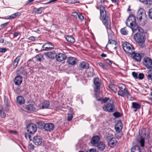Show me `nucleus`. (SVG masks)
<instances>
[{
	"label": "nucleus",
	"instance_id": "f257e3e1",
	"mask_svg": "<svg viewBox=\"0 0 152 152\" xmlns=\"http://www.w3.org/2000/svg\"><path fill=\"white\" fill-rule=\"evenodd\" d=\"M100 10L101 19L106 26L107 32H110L111 30L110 21L109 17L106 15L105 7L101 5L100 7Z\"/></svg>",
	"mask_w": 152,
	"mask_h": 152
},
{
	"label": "nucleus",
	"instance_id": "f03ea898",
	"mask_svg": "<svg viewBox=\"0 0 152 152\" xmlns=\"http://www.w3.org/2000/svg\"><path fill=\"white\" fill-rule=\"evenodd\" d=\"M138 29L139 32L134 34V38L136 42L138 43L140 46L141 47H143L145 40V35L141 28L139 27Z\"/></svg>",
	"mask_w": 152,
	"mask_h": 152
},
{
	"label": "nucleus",
	"instance_id": "7ed1b4c3",
	"mask_svg": "<svg viewBox=\"0 0 152 152\" xmlns=\"http://www.w3.org/2000/svg\"><path fill=\"white\" fill-rule=\"evenodd\" d=\"M137 18L140 25H145L147 21V18L144 10L142 9H140L137 12Z\"/></svg>",
	"mask_w": 152,
	"mask_h": 152
},
{
	"label": "nucleus",
	"instance_id": "20e7f679",
	"mask_svg": "<svg viewBox=\"0 0 152 152\" xmlns=\"http://www.w3.org/2000/svg\"><path fill=\"white\" fill-rule=\"evenodd\" d=\"M135 17L133 15H130L127 19L126 22L127 26L130 27L133 31L138 29L139 27L135 23Z\"/></svg>",
	"mask_w": 152,
	"mask_h": 152
},
{
	"label": "nucleus",
	"instance_id": "39448f33",
	"mask_svg": "<svg viewBox=\"0 0 152 152\" xmlns=\"http://www.w3.org/2000/svg\"><path fill=\"white\" fill-rule=\"evenodd\" d=\"M122 46L123 50L127 53L131 54L135 52L134 49L132 45L127 42H124Z\"/></svg>",
	"mask_w": 152,
	"mask_h": 152
},
{
	"label": "nucleus",
	"instance_id": "423d86ee",
	"mask_svg": "<svg viewBox=\"0 0 152 152\" xmlns=\"http://www.w3.org/2000/svg\"><path fill=\"white\" fill-rule=\"evenodd\" d=\"M104 105L106 111L109 112H113L115 111V109L112 101H110L109 102L106 103Z\"/></svg>",
	"mask_w": 152,
	"mask_h": 152
},
{
	"label": "nucleus",
	"instance_id": "0eeeda50",
	"mask_svg": "<svg viewBox=\"0 0 152 152\" xmlns=\"http://www.w3.org/2000/svg\"><path fill=\"white\" fill-rule=\"evenodd\" d=\"M143 64L148 69H152V60L151 58L148 57H145L143 59Z\"/></svg>",
	"mask_w": 152,
	"mask_h": 152
},
{
	"label": "nucleus",
	"instance_id": "6e6552de",
	"mask_svg": "<svg viewBox=\"0 0 152 152\" xmlns=\"http://www.w3.org/2000/svg\"><path fill=\"white\" fill-rule=\"evenodd\" d=\"M145 132V129H143L141 131V133L139 132V134H141L142 136L140 139V142L141 144V146L143 147L144 145L145 140L144 138H147L149 134L148 133L146 134Z\"/></svg>",
	"mask_w": 152,
	"mask_h": 152
},
{
	"label": "nucleus",
	"instance_id": "1a4fd4ad",
	"mask_svg": "<svg viewBox=\"0 0 152 152\" xmlns=\"http://www.w3.org/2000/svg\"><path fill=\"white\" fill-rule=\"evenodd\" d=\"M27 130L30 134H33L37 131L36 126L34 124H30L27 127Z\"/></svg>",
	"mask_w": 152,
	"mask_h": 152
},
{
	"label": "nucleus",
	"instance_id": "9d476101",
	"mask_svg": "<svg viewBox=\"0 0 152 152\" xmlns=\"http://www.w3.org/2000/svg\"><path fill=\"white\" fill-rule=\"evenodd\" d=\"M94 83L96 86L94 89L95 92H97L99 91L100 87L101 85L100 80L98 78H95L94 80Z\"/></svg>",
	"mask_w": 152,
	"mask_h": 152
},
{
	"label": "nucleus",
	"instance_id": "9b49d317",
	"mask_svg": "<svg viewBox=\"0 0 152 152\" xmlns=\"http://www.w3.org/2000/svg\"><path fill=\"white\" fill-rule=\"evenodd\" d=\"M54 46L50 42L46 43L42 46V50L45 51H49L53 49Z\"/></svg>",
	"mask_w": 152,
	"mask_h": 152
},
{
	"label": "nucleus",
	"instance_id": "f8f14e48",
	"mask_svg": "<svg viewBox=\"0 0 152 152\" xmlns=\"http://www.w3.org/2000/svg\"><path fill=\"white\" fill-rule=\"evenodd\" d=\"M108 145L110 147H113L115 146L117 143V141L115 137L108 138L107 139Z\"/></svg>",
	"mask_w": 152,
	"mask_h": 152
},
{
	"label": "nucleus",
	"instance_id": "ddd939ff",
	"mask_svg": "<svg viewBox=\"0 0 152 152\" xmlns=\"http://www.w3.org/2000/svg\"><path fill=\"white\" fill-rule=\"evenodd\" d=\"M56 59L57 61L59 62L62 61L66 58V55L64 53H60L58 55H56Z\"/></svg>",
	"mask_w": 152,
	"mask_h": 152
},
{
	"label": "nucleus",
	"instance_id": "4468645a",
	"mask_svg": "<svg viewBox=\"0 0 152 152\" xmlns=\"http://www.w3.org/2000/svg\"><path fill=\"white\" fill-rule=\"evenodd\" d=\"M33 141L35 145H39L42 143V139L40 136H35L33 138Z\"/></svg>",
	"mask_w": 152,
	"mask_h": 152
},
{
	"label": "nucleus",
	"instance_id": "2eb2a0df",
	"mask_svg": "<svg viewBox=\"0 0 152 152\" xmlns=\"http://www.w3.org/2000/svg\"><path fill=\"white\" fill-rule=\"evenodd\" d=\"M50 105L49 102L47 100L44 101L42 102L39 105L38 107V109H44L45 108H47Z\"/></svg>",
	"mask_w": 152,
	"mask_h": 152
},
{
	"label": "nucleus",
	"instance_id": "dca6fc26",
	"mask_svg": "<svg viewBox=\"0 0 152 152\" xmlns=\"http://www.w3.org/2000/svg\"><path fill=\"white\" fill-rule=\"evenodd\" d=\"M118 94L122 97H124L125 96L127 95L128 98H129V97H130V95L128 93L127 89L125 90H120L118 91Z\"/></svg>",
	"mask_w": 152,
	"mask_h": 152
},
{
	"label": "nucleus",
	"instance_id": "f3484780",
	"mask_svg": "<svg viewBox=\"0 0 152 152\" xmlns=\"http://www.w3.org/2000/svg\"><path fill=\"white\" fill-rule=\"evenodd\" d=\"M107 45H109L112 48L115 50L117 48L116 43V42L112 39L110 40L108 43Z\"/></svg>",
	"mask_w": 152,
	"mask_h": 152
},
{
	"label": "nucleus",
	"instance_id": "a211bd4d",
	"mask_svg": "<svg viewBox=\"0 0 152 152\" xmlns=\"http://www.w3.org/2000/svg\"><path fill=\"white\" fill-rule=\"evenodd\" d=\"M54 127L53 124L52 123H48L45 124L44 126V129L47 131H50L53 130Z\"/></svg>",
	"mask_w": 152,
	"mask_h": 152
},
{
	"label": "nucleus",
	"instance_id": "6ab92c4d",
	"mask_svg": "<svg viewBox=\"0 0 152 152\" xmlns=\"http://www.w3.org/2000/svg\"><path fill=\"white\" fill-rule=\"evenodd\" d=\"M133 58L137 62H140L141 59L140 54L138 53H133L131 54Z\"/></svg>",
	"mask_w": 152,
	"mask_h": 152
},
{
	"label": "nucleus",
	"instance_id": "aec40b11",
	"mask_svg": "<svg viewBox=\"0 0 152 152\" xmlns=\"http://www.w3.org/2000/svg\"><path fill=\"white\" fill-rule=\"evenodd\" d=\"M77 61V60L75 58L71 57H69L67 60V62L68 64L72 65L75 64Z\"/></svg>",
	"mask_w": 152,
	"mask_h": 152
},
{
	"label": "nucleus",
	"instance_id": "412c9836",
	"mask_svg": "<svg viewBox=\"0 0 152 152\" xmlns=\"http://www.w3.org/2000/svg\"><path fill=\"white\" fill-rule=\"evenodd\" d=\"M45 55L47 58L53 59L56 56V53L54 51L47 52L45 53Z\"/></svg>",
	"mask_w": 152,
	"mask_h": 152
},
{
	"label": "nucleus",
	"instance_id": "4be33fe9",
	"mask_svg": "<svg viewBox=\"0 0 152 152\" xmlns=\"http://www.w3.org/2000/svg\"><path fill=\"white\" fill-rule=\"evenodd\" d=\"M35 106V105L30 104L26 106L25 108L26 110L29 111H34L39 109L38 108L36 109Z\"/></svg>",
	"mask_w": 152,
	"mask_h": 152
},
{
	"label": "nucleus",
	"instance_id": "5701e85b",
	"mask_svg": "<svg viewBox=\"0 0 152 152\" xmlns=\"http://www.w3.org/2000/svg\"><path fill=\"white\" fill-rule=\"evenodd\" d=\"M22 81V77L20 75L16 76L14 80L15 84L17 85H20Z\"/></svg>",
	"mask_w": 152,
	"mask_h": 152
},
{
	"label": "nucleus",
	"instance_id": "b1692460",
	"mask_svg": "<svg viewBox=\"0 0 152 152\" xmlns=\"http://www.w3.org/2000/svg\"><path fill=\"white\" fill-rule=\"evenodd\" d=\"M132 107L135 110H134V112L136 111L137 110L141 108V105L136 102H133L132 103Z\"/></svg>",
	"mask_w": 152,
	"mask_h": 152
},
{
	"label": "nucleus",
	"instance_id": "393cba45",
	"mask_svg": "<svg viewBox=\"0 0 152 152\" xmlns=\"http://www.w3.org/2000/svg\"><path fill=\"white\" fill-rule=\"evenodd\" d=\"M98 149L100 151H103L105 148V145L103 142H100L96 145Z\"/></svg>",
	"mask_w": 152,
	"mask_h": 152
},
{
	"label": "nucleus",
	"instance_id": "a878e982",
	"mask_svg": "<svg viewBox=\"0 0 152 152\" xmlns=\"http://www.w3.org/2000/svg\"><path fill=\"white\" fill-rule=\"evenodd\" d=\"M122 128L118 127L117 126H115V129L116 132H117V134H116V137L117 138H120L123 134L122 133H121L120 132L121 131Z\"/></svg>",
	"mask_w": 152,
	"mask_h": 152
},
{
	"label": "nucleus",
	"instance_id": "bb28decb",
	"mask_svg": "<svg viewBox=\"0 0 152 152\" xmlns=\"http://www.w3.org/2000/svg\"><path fill=\"white\" fill-rule=\"evenodd\" d=\"M44 9L42 7H40L39 8H34L32 12V13L40 14L42 13L43 10H44Z\"/></svg>",
	"mask_w": 152,
	"mask_h": 152
},
{
	"label": "nucleus",
	"instance_id": "cd10ccee",
	"mask_svg": "<svg viewBox=\"0 0 152 152\" xmlns=\"http://www.w3.org/2000/svg\"><path fill=\"white\" fill-rule=\"evenodd\" d=\"M99 140V138L98 136L93 137L91 139V143L93 145H95L98 142Z\"/></svg>",
	"mask_w": 152,
	"mask_h": 152
},
{
	"label": "nucleus",
	"instance_id": "c85d7f7f",
	"mask_svg": "<svg viewBox=\"0 0 152 152\" xmlns=\"http://www.w3.org/2000/svg\"><path fill=\"white\" fill-rule=\"evenodd\" d=\"M16 102L18 104H22L24 103L25 100L24 98L22 96H19L17 97Z\"/></svg>",
	"mask_w": 152,
	"mask_h": 152
},
{
	"label": "nucleus",
	"instance_id": "c756f323",
	"mask_svg": "<svg viewBox=\"0 0 152 152\" xmlns=\"http://www.w3.org/2000/svg\"><path fill=\"white\" fill-rule=\"evenodd\" d=\"M80 66L83 69H88L89 68V64L85 61H83L80 63Z\"/></svg>",
	"mask_w": 152,
	"mask_h": 152
},
{
	"label": "nucleus",
	"instance_id": "7c9ffc66",
	"mask_svg": "<svg viewBox=\"0 0 152 152\" xmlns=\"http://www.w3.org/2000/svg\"><path fill=\"white\" fill-rule=\"evenodd\" d=\"M65 38L70 43H73L75 42L74 38L71 35H66L65 37Z\"/></svg>",
	"mask_w": 152,
	"mask_h": 152
},
{
	"label": "nucleus",
	"instance_id": "2f4dec72",
	"mask_svg": "<svg viewBox=\"0 0 152 152\" xmlns=\"http://www.w3.org/2000/svg\"><path fill=\"white\" fill-rule=\"evenodd\" d=\"M21 56H18L15 59L13 63V67L14 68H15L17 66L18 64L19 61L20 59Z\"/></svg>",
	"mask_w": 152,
	"mask_h": 152
},
{
	"label": "nucleus",
	"instance_id": "473e14b6",
	"mask_svg": "<svg viewBox=\"0 0 152 152\" xmlns=\"http://www.w3.org/2000/svg\"><path fill=\"white\" fill-rule=\"evenodd\" d=\"M0 117L4 118L6 116V115L1 105H0Z\"/></svg>",
	"mask_w": 152,
	"mask_h": 152
},
{
	"label": "nucleus",
	"instance_id": "72a5a7b5",
	"mask_svg": "<svg viewBox=\"0 0 152 152\" xmlns=\"http://www.w3.org/2000/svg\"><path fill=\"white\" fill-rule=\"evenodd\" d=\"M20 13L19 12H17L9 16V17H8L9 19H13L17 17H18L20 15Z\"/></svg>",
	"mask_w": 152,
	"mask_h": 152
},
{
	"label": "nucleus",
	"instance_id": "f704fd0d",
	"mask_svg": "<svg viewBox=\"0 0 152 152\" xmlns=\"http://www.w3.org/2000/svg\"><path fill=\"white\" fill-rule=\"evenodd\" d=\"M131 152H140V148L138 146H135L131 149Z\"/></svg>",
	"mask_w": 152,
	"mask_h": 152
},
{
	"label": "nucleus",
	"instance_id": "c9c22d12",
	"mask_svg": "<svg viewBox=\"0 0 152 152\" xmlns=\"http://www.w3.org/2000/svg\"><path fill=\"white\" fill-rule=\"evenodd\" d=\"M147 76L148 80H152V70H149L147 72Z\"/></svg>",
	"mask_w": 152,
	"mask_h": 152
},
{
	"label": "nucleus",
	"instance_id": "e433bc0d",
	"mask_svg": "<svg viewBox=\"0 0 152 152\" xmlns=\"http://www.w3.org/2000/svg\"><path fill=\"white\" fill-rule=\"evenodd\" d=\"M17 74H24L26 73V72L24 70V68L23 67H21L19 69L17 70Z\"/></svg>",
	"mask_w": 152,
	"mask_h": 152
},
{
	"label": "nucleus",
	"instance_id": "4c0bfd02",
	"mask_svg": "<svg viewBox=\"0 0 152 152\" xmlns=\"http://www.w3.org/2000/svg\"><path fill=\"white\" fill-rule=\"evenodd\" d=\"M43 56L41 54H39L36 56L35 58L37 61H40L42 59H43Z\"/></svg>",
	"mask_w": 152,
	"mask_h": 152
},
{
	"label": "nucleus",
	"instance_id": "58836bf2",
	"mask_svg": "<svg viewBox=\"0 0 152 152\" xmlns=\"http://www.w3.org/2000/svg\"><path fill=\"white\" fill-rule=\"evenodd\" d=\"M121 33L123 35H126L128 34V31L126 29V28H122L120 30Z\"/></svg>",
	"mask_w": 152,
	"mask_h": 152
},
{
	"label": "nucleus",
	"instance_id": "ea45409f",
	"mask_svg": "<svg viewBox=\"0 0 152 152\" xmlns=\"http://www.w3.org/2000/svg\"><path fill=\"white\" fill-rule=\"evenodd\" d=\"M98 64L102 69L105 70L107 69V66L105 65L104 63L102 62H99L98 63Z\"/></svg>",
	"mask_w": 152,
	"mask_h": 152
},
{
	"label": "nucleus",
	"instance_id": "a19ab883",
	"mask_svg": "<svg viewBox=\"0 0 152 152\" xmlns=\"http://www.w3.org/2000/svg\"><path fill=\"white\" fill-rule=\"evenodd\" d=\"M118 87L120 90H124L126 89L125 85L122 83L119 84L118 85Z\"/></svg>",
	"mask_w": 152,
	"mask_h": 152
},
{
	"label": "nucleus",
	"instance_id": "79ce46f5",
	"mask_svg": "<svg viewBox=\"0 0 152 152\" xmlns=\"http://www.w3.org/2000/svg\"><path fill=\"white\" fill-rule=\"evenodd\" d=\"M108 87L112 91L115 93H116L117 90L114 86L112 85H110L108 86Z\"/></svg>",
	"mask_w": 152,
	"mask_h": 152
},
{
	"label": "nucleus",
	"instance_id": "37998d69",
	"mask_svg": "<svg viewBox=\"0 0 152 152\" xmlns=\"http://www.w3.org/2000/svg\"><path fill=\"white\" fill-rule=\"evenodd\" d=\"M115 126L121 128L123 127L122 123L121 121H118L117 122V124L115 125Z\"/></svg>",
	"mask_w": 152,
	"mask_h": 152
},
{
	"label": "nucleus",
	"instance_id": "c03bdc74",
	"mask_svg": "<svg viewBox=\"0 0 152 152\" xmlns=\"http://www.w3.org/2000/svg\"><path fill=\"white\" fill-rule=\"evenodd\" d=\"M148 16L152 20V8L150 9L149 10Z\"/></svg>",
	"mask_w": 152,
	"mask_h": 152
},
{
	"label": "nucleus",
	"instance_id": "a18cd8bd",
	"mask_svg": "<svg viewBox=\"0 0 152 152\" xmlns=\"http://www.w3.org/2000/svg\"><path fill=\"white\" fill-rule=\"evenodd\" d=\"M25 136L27 140H29L30 141L31 140V135L28 133H26L25 134Z\"/></svg>",
	"mask_w": 152,
	"mask_h": 152
},
{
	"label": "nucleus",
	"instance_id": "49530a36",
	"mask_svg": "<svg viewBox=\"0 0 152 152\" xmlns=\"http://www.w3.org/2000/svg\"><path fill=\"white\" fill-rule=\"evenodd\" d=\"M144 76V75L143 73H140L139 74L138 79L142 80Z\"/></svg>",
	"mask_w": 152,
	"mask_h": 152
},
{
	"label": "nucleus",
	"instance_id": "de8ad7c7",
	"mask_svg": "<svg viewBox=\"0 0 152 152\" xmlns=\"http://www.w3.org/2000/svg\"><path fill=\"white\" fill-rule=\"evenodd\" d=\"M113 115L116 117L118 118L121 116V114L119 113L118 112H115L113 113Z\"/></svg>",
	"mask_w": 152,
	"mask_h": 152
},
{
	"label": "nucleus",
	"instance_id": "09e8293b",
	"mask_svg": "<svg viewBox=\"0 0 152 152\" xmlns=\"http://www.w3.org/2000/svg\"><path fill=\"white\" fill-rule=\"evenodd\" d=\"M81 21H83L84 20V17L80 13H78L77 17Z\"/></svg>",
	"mask_w": 152,
	"mask_h": 152
},
{
	"label": "nucleus",
	"instance_id": "8fccbe9b",
	"mask_svg": "<svg viewBox=\"0 0 152 152\" xmlns=\"http://www.w3.org/2000/svg\"><path fill=\"white\" fill-rule=\"evenodd\" d=\"M132 75L136 79H138V75L137 73L135 72H132Z\"/></svg>",
	"mask_w": 152,
	"mask_h": 152
},
{
	"label": "nucleus",
	"instance_id": "3c124183",
	"mask_svg": "<svg viewBox=\"0 0 152 152\" xmlns=\"http://www.w3.org/2000/svg\"><path fill=\"white\" fill-rule=\"evenodd\" d=\"M68 3L71 4H74L76 3H79V2H77L76 0H68Z\"/></svg>",
	"mask_w": 152,
	"mask_h": 152
},
{
	"label": "nucleus",
	"instance_id": "603ef678",
	"mask_svg": "<svg viewBox=\"0 0 152 152\" xmlns=\"http://www.w3.org/2000/svg\"><path fill=\"white\" fill-rule=\"evenodd\" d=\"M73 118V115L72 114H69L67 118V120L69 121H70Z\"/></svg>",
	"mask_w": 152,
	"mask_h": 152
},
{
	"label": "nucleus",
	"instance_id": "864d4df0",
	"mask_svg": "<svg viewBox=\"0 0 152 152\" xmlns=\"http://www.w3.org/2000/svg\"><path fill=\"white\" fill-rule=\"evenodd\" d=\"M72 15L76 18H77V17H78V14L77 12H74L72 13Z\"/></svg>",
	"mask_w": 152,
	"mask_h": 152
},
{
	"label": "nucleus",
	"instance_id": "5fc2aeb1",
	"mask_svg": "<svg viewBox=\"0 0 152 152\" xmlns=\"http://www.w3.org/2000/svg\"><path fill=\"white\" fill-rule=\"evenodd\" d=\"M152 4V1L149 0H146L145 4L147 5H150Z\"/></svg>",
	"mask_w": 152,
	"mask_h": 152
},
{
	"label": "nucleus",
	"instance_id": "6e6d98bb",
	"mask_svg": "<svg viewBox=\"0 0 152 152\" xmlns=\"http://www.w3.org/2000/svg\"><path fill=\"white\" fill-rule=\"evenodd\" d=\"M109 100V99L108 97H105L104 99H103L102 100V102L103 103L106 102L107 101Z\"/></svg>",
	"mask_w": 152,
	"mask_h": 152
},
{
	"label": "nucleus",
	"instance_id": "4d7b16f0",
	"mask_svg": "<svg viewBox=\"0 0 152 152\" xmlns=\"http://www.w3.org/2000/svg\"><path fill=\"white\" fill-rule=\"evenodd\" d=\"M9 132L11 134H17V132L16 131H13L12 130H10L9 131Z\"/></svg>",
	"mask_w": 152,
	"mask_h": 152
},
{
	"label": "nucleus",
	"instance_id": "13d9d810",
	"mask_svg": "<svg viewBox=\"0 0 152 152\" xmlns=\"http://www.w3.org/2000/svg\"><path fill=\"white\" fill-rule=\"evenodd\" d=\"M9 23V22H6L2 24L0 26L1 27H5Z\"/></svg>",
	"mask_w": 152,
	"mask_h": 152
},
{
	"label": "nucleus",
	"instance_id": "bf43d9fd",
	"mask_svg": "<svg viewBox=\"0 0 152 152\" xmlns=\"http://www.w3.org/2000/svg\"><path fill=\"white\" fill-rule=\"evenodd\" d=\"M6 48H0V52L2 53H4L7 51Z\"/></svg>",
	"mask_w": 152,
	"mask_h": 152
},
{
	"label": "nucleus",
	"instance_id": "052dcab7",
	"mask_svg": "<svg viewBox=\"0 0 152 152\" xmlns=\"http://www.w3.org/2000/svg\"><path fill=\"white\" fill-rule=\"evenodd\" d=\"M86 152H96V150L94 149H92L87 151Z\"/></svg>",
	"mask_w": 152,
	"mask_h": 152
},
{
	"label": "nucleus",
	"instance_id": "680f3d73",
	"mask_svg": "<svg viewBox=\"0 0 152 152\" xmlns=\"http://www.w3.org/2000/svg\"><path fill=\"white\" fill-rule=\"evenodd\" d=\"M29 39L30 40H31L32 41H34L35 40V38L34 37L31 36L29 38Z\"/></svg>",
	"mask_w": 152,
	"mask_h": 152
},
{
	"label": "nucleus",
	"instance_id": "e2e57ef3",
	"mask_svg": "<svg viewBox=\"0 0 152 152\" xmlns=\"http://www.w3.org/2000/svg\"><path fill=\"white\" fill-rule=\"evenodd\" d=\"M29 148L33 150L34 148V146L33 145H29Z\"/></svg>",
	"mask_w": 152,
	"mask_h": 152
},
{
	"label": "nucleus",
	"instance_id": "0e129e2a",
	"mask_svg": "<svg viewBox=\"0 0 152 152\" xmlns=\"http://www.w3.org/2000/svg\"><path fill=\"white\" fill-rule=\"evenodd\" d=\"M113 3H118V2L119 0H111Z\"/></svg>",
	"mask_w": 152,
	"mask_h": 152
},
{
	"label": "nucleus",
	"instance_id": "69168bd1",
	"mask_svg": "<svg viewBox=\"0 0 152 152\" xmlns=\"http://www.w3.org/2000/svg\"><path fill=\"white\" fill-rule=\"evenodd\" d=\"M101 56L102 57H106L107 56V55L106 54H104L103 53H102L101 54Z\"/></svg>",
	"mask_w": 152,
	"mask_h": 152
},
{
	"label": "nucleus",
	"instance_id": "338daca9",
	"mask_svg": "<svg viewBox=\"0 0 152 152\" xmlns=\"http://www.w3.org/2000/svg\"><path fill=\"white\" fill-rule=\"evenodd\" d=\"M139 1L141 2L144 3L145 4L146 3V0H139Z\"/></svg>",
	"mask_w": 152,
	"mask_h": 152
},
{
	"label": "nucleus",
	"instance_id": "774afa93",
	"mask_svg": "<svg viewBox=\"0 0 152 152\" xmlns=\"http://www.w3.org/2000/svg\"><path fill=\"white\" fill-rule=\"evenodd\" d=\"M4 42V39L2 38L0 39V43H3Z\"/></svg>",
	"mask_w": 152,
	"mask_h": 152
}]
</instances>
